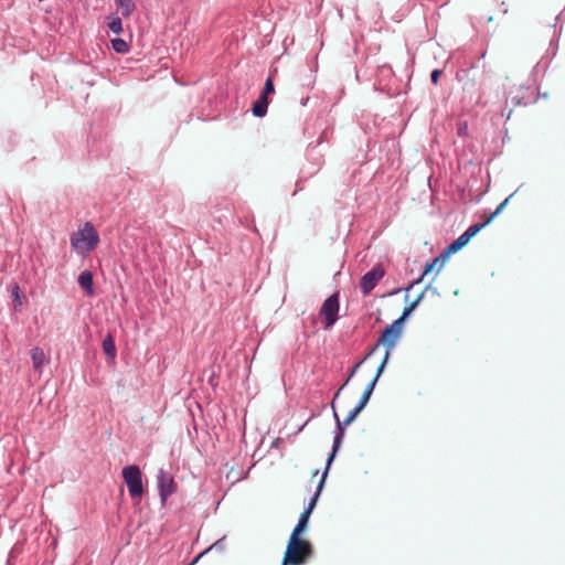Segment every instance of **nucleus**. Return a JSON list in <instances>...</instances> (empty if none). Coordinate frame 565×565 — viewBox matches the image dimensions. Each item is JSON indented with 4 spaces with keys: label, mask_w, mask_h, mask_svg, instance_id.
Returning <instances> with one entry per match:
<instances>
[{
    "label": "nucleus",
    "mask_w": 565,
    "mask_h": 565,
    "mask_svg": "<svg viewBox=\"0 0 565 565\" xmlns=\"http://www.w3.org/2000/svg\"><path fill=\"white\" fill-rule=\"evenodd\" d=\"M327 472H328V468L326 469L324 473L322 475V478L320 480V483L318 486V491L316 493V495L311 499V501L309 502L307 509L300 514V518L298 520V523L296 524L294 531L291 532V534H296L297 536H300L301 533L306 530L307 527V523H308V520L310 518V514L316 505V501H317V498L319 495V492L322 488V484H323V481H324V478L327 476Z\"/></svg>",
    "instance_id": "0eeeda50"
},
{
    "label": "nucleus",
    "mask_w": 565,
    "mask_h": 565,
    "mask_svg": "<svg viewBox=\"0 0 565 565\" xmlns=\"http://www.w3.org/2000/svg\"><path fill=\"white\" fill-rule=\"evenodd\" d=\"M424 294L425 291L420 292L418 297L404 309L402 316L382 332L375 347L364 360L353 366L349 377L335 393L331 406L334 412L339 431L333 440V450L328 458V466L331 463L341 444L344 435V426L350 425L369 403L391 351L402 335L405 318L417 307Z\"/></svg>",
    "instance_id": "f257e3e1"
},
{
    "label": "nucleus",
    "mask_w": 565,
    "mask_h": 565,
    "mask_svg": "<svg viewBox=\"0 0 565 565\" xmlns=\"http://www.w3.org/2000/svg\"><path fill=\"white\" fill-rule=\"evenodd\" d=\"M103 349H104V352L106 353V355L109 359L115 360V358H116V345H115L114 338L110 334L107 335L104 339V341H103Z\"/></svg>",
    "instance_id": "4468645a"
},
{
    "label": "nucleus",
    "mask_w": 565,
    "mask_h": 565,
    "mask_svg": "<svg viewBox=\"0 0 565 565\" xmlns=\"http://www.w3.org/2000/svg\"><path fill=\"white\" fill-rule=\"evenodd\" d=\"M108 28L116 34H119L122 31L121 19L118 17H110L108 22Z\"/></svg>",
    "instance_id": "dca6fc26"
},
{
    "label": "nucleus",
    "mask_w": 565,
    "mask_h": 565,
    "mask_svg": "<svg viewBox=\"0 0 565 565\" xmlns=\"http://www.w3.org/2000/svg\"><path fill=\"white\" fill-rule=\"evenodd\" d=\"M78 285L86 291L88 296L94 295L93 288V274L89 270H84L78 276Z\"/></svg>",
    "instance_id": "9b49d317"
},
{
    "label": "nucleus",
    "mask_w": 565,
    "mask_h": 565,
    "mask_svg": "<svg viewBox=\"0 0 565 565\" xmlns=\"http://www.w3.org/2000/svg\"><path fill=\"white\" fill-rule=\"evenodd\" d=\"M312 553L310 542L296 534H290L284 559H286V564L303 565L312 556Z\"/></svg>",
    "instance_id": "7ed1b4c3"
},
{
    "label": "nucleus",
    "mask_w": 565,
    "mask_h": 565,
    "mask_svg": "<svg viewBox=\"0 0 565 565\" xmlns=\"http://www.w3.org/2000/svg\"><path fill=\"white\" fill-rule=\"evenodd\" d=\"M31 359L33 369L38 372H41L42 367L47 362V356L45 355L44 351L39 347H35L31 350Z\"/></svg>",
    "instance_id": "9d476101"
},
{
    "label": "nucleus",
    "mask_w": 565,
    "mask_h": 565,
    "mask_svg": "<svg viewBox=\"0 0 565 565\" xmlns=\"http://www.w3.org/2000/svg\"><path fill=\"white\" fill-rule=\"evenodd\" d=\"M383 276L384 269L381 265L374 266L370 271L364 274L360 281V288L363 294L367 295L371 292Z\"/></svg>",
    "instance_id": "6e6552de"
},
{
    "label": "nucleus",
    "mask_w": 565,
    "mask_h": 565,
    "mask_svg": "<svg viewBox=\"0 0 565 565\" xmlns=\"http://www.w3.org/2000/svg\"><path fill=\"white\" fill-rule=\"evenodd\" d=\"M111 46L117 53H127L129 51L127 42L122 39L111 40Z\"/></svg>",
    "instance_id": "2eb2a0df"
},
{
    "label": "nucleus",
    "mask_w": 565,
    "mask_h": 565,
    "mask_svg": "<svg viewBox=\"0 0 565 565\" xmlns=\"http://www.w3.org/2000/svg\"><path fill=\"white\" fill-rule=\"evenodd\" d=\"M274 81L271 77H268L265 82V86L260 96L267 97L269 94L274 93Z\"/></svg>",
    "instance_id": "a211bd4d"
},
{
    "label": "nucleus",
    "mask_w": 565,
    "mask_h": 565,
    "mask_svg": "<svg viewBox=\"0 0 565 565\" xmlns=\"http://www.w3.org/2000/svg\"><path fill=\"white\" fill-rule=\"evenodd\" d=\"M99 244V235L92 223L87 222L71 236L72 247L81 255L86 256Z\"/></svg>",
    "instance_id": "20e7f679"
},
{
    "label": "nucleus",
    "mask_w": 565,
    "mask_h": 565,
    "mask_svg": "<svg viewBox=\"0 0 565 565\" xmlns=\"http://www.w3.org/2000/svg\"><path fill=\"white\" fill-rule=\"evenodd\" d=\"M216 544L210 546L209 548H206L205 551L201 552L199 555H196L194 557V559L189 564V565H195L201 557H203L210 550H212Z\"/></svg>",
    "instance_id": "6ab92c4d"
},
{
    "label": "nucleus",
    "mask_w": 565,
    "mask_h": 565,
    "mask_svg": "<svg viewBox=\"0 0 565 565\" xmlns=\"http://www.w3.org/2000/svg\"><path fill=\"white\" fill-rule=\"evenodd\" d=\"M11 295L13 297L14 308L17 309L19 306L22 305V296L20 294V287L18 285H14L12 287Z\"/></svg>",
    "instance_id": "f3484780"
},
{
    "label": "nucleus",
    "mask_w": 565,
    "mask_h": 565,
    "mask_svg": "<svg viewBox=\"0 0 565 565\" xmlns=\"http://www.w3.org/2000/svg\"><path fill=\"white\" fill-rule=\"evenodd\" d=\"M339 312V296L338 294L331 295L327 298L320 309V315L326 318V328H331L338 319Z\"/></svg>",
    "instance_id": "423d86ee"
},
{
    "label": "nucleus",
    "mask_w": 565,
    "mask_h": 565,
    "mask_svg": "<svg viewBox=\"0 0 565 565\" xmlns=\"http://www.w3.org/2000/svg\"><path fill=\"white\" fill-rule=\"evenodd\" d=\"M268 104H269L268 97L259 96L257 102H255L253 105V108H252L253 115L256 117H264L267 113Z\"/></svg>",
    "instance_id": "f8f14e48"
},
{
    "label": "nucleus",
    "mask_w": 565,
    "mask_h": 565,
    "mask_svg": "<svg viewBox=\"0 0 565 565\" xmlns=\"http://www.w3.org/2000/svg\"><path fill=\"white\" fill-rule=\"evenodd\" d=\"M281 565H290V564H286V559H282Z\"/></svg>",
    "instance_id": "4be33fe9"
},
{
    "label": "nucleus",
    "mask_w": 565,
    "mask_h": 565,
    "mask_svg": "<svg viewBox=\"0 0 565 565\" xmlns=\"http://www.w3.org/2000/svg\"><path fill=\"white\" fill-rule=\"evenodd\" d=\"M122 478L127 484L130 497L140 499L143 493V486L139 467L135 465L125 467L122 469Z\"/></svg>",
    "instance_id": "39448f33"
},
{
    "label": "nucleus",
    "mask_w": 565,
    "mask_h": 565,
    "mask_svg": "<svg viewBox=\"0 0 565 565\" xmlns=\"http://www.w3.org/2000/svg\"><path fill=\"white\" fill-rule=\"evenodd\" d=\"M513 194L508 196L504 201H502L494 212H492L482 223H477L469 226L457 239H455L447 248L436 258H434L430 263H427L422 276L415 280L411 287L415 284H419L423 281V278L429 275L433 271H436V275L444 268L447 258L450 254L457 253L463 246H466L472 237H475L484 226H487L497 215H499L504 207L507 206L509 200Z\"/></svg>",
    "instance_id": "f03ea898"
},
{
    "label": "nucleus",
    "mask_w": 565,
    "mask_h": 565,
    "mask_svg": "<svg viewBox=\"0 0 565 565\" xmlns=\"http://www.w3.org/2000/svg\"><path fill=\"white\" fill-rule=\"evenodd\" d=\"M441 71L440 70H434L431 72V75H430V78H431V82L437 85L438 84V81H439V77L441 75Z\"/></svg>",
    "instance_id": "aec40b11"
},
{
    "label": "nucleus",
    "mask_w": 565,
    "mask_h": 565,
    "mask_svg": "<svg viewBox=\"0 0 565 565\" xmlns=\"http://www.w3.org/2000/svg\"><path fill=\"white\" fill-rule=\"evenodd\" d=\"M116 3L122 17H129L136 8L134 0H116Z\"/></svg>",
    "instance_id": "ddd939ff"
},
{
    "label": "nucleus",
    "mask_w": 565,
    "mask_h": 565,
    "mask_svg": "<svg viewBox=\"0 0 565 565\" xmlns=\"http://www.w3.org/2000/svg\"><path fill=\"white\" fill-rule=\"evenodd\" d=\"M158 486L160 490V497L163 501L175 491V483L173 478L164 471H160L158 477Z\"/></svg>",
    "instance_id": "1a4fd4ad"
},
{
    "label": "nucleus",
    "mask_w": 565,
    "mask_h": 565,
    "mask_svg": "<svg viewBox=\"0 0 565 565\" xmlns=\"http://www.w3.org/2000/svg\"><path fill=\"white\" fill-rule=\"evenodd\" d=\"M466 129H467V127H466V126H465V127H460V128H459V134H460V135H462V134L465 132V130H466Z\"/></svg>",
    "instance_id": "412c9836"
}]
</instances>
